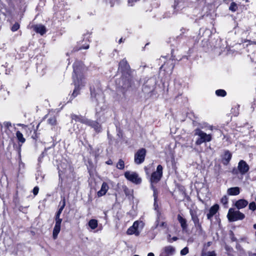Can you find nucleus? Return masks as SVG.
Returning a JSON list of instances; mask_svg holds the SVG:
<instances>
[{
    "mask_svg": "<svg viewBox=\"0 0 256 256\" xmlns=\"http://www.w3.org/2000/svg\"><path fill=\"white\" fill-rule=\"evenodd\" d=\"M73 69L74 74L72 75V78L75 88L72 96L74 98L78 94V91L81 87L84 86L86 83L83 76V72L85 68L82 62H76L73 64Z\"/></svg>",
    "mask_w": 256,
    "mask_h": 256,
    "instance_id": "obj_1",
    "label": "nucleus"
},
{
    "mask_svg": "<svg viewBox=\"0 0 256 256\" xmlns=\"http://www.w3.org/2000/svg\"><path fill=\"white\" fill-rule=\"evenodd\" d=\"M63 210L64 209L62 208L59 207L55 215L54 218L56 223L52 232V237L54 240L58 238V236L60 230L62 218H60V215L62 214Z\"/></svg>",
    "mask_w": 256,
    "mask_h": 256,
    "instance_id": "obj_2",
    "label": "nucleus"
},
{
    "mask_svg": "<svg viewBox=\"0 0 256 256\" xmlns=\"http://www.w3.org/2000/svg\"><path fill=\"white\" fill-rule=\"evenodd\" d=\"M63 210L64 209L62 208L59 207L55 215L54 218L56 223L52 232V237L54 240L58 238V236L60 230L62 218H60V215L62 214Z\"/></svg>",
    "mask_w": 256,
    "mask_h": 256,
    "instance_id": "obj_3",
    "label": "nucleus"
},
{
    "mask_svg": "<svg viewBox=\"0 0 256 256\" xmlns=\"http://www.w3.org/2000/svg\"><path fill=\"white\" fill-rule=\"evenodd\" d=\"M63 210L64 209L62 208L59 207L55 215L54 218L56 223L52 232V237L54 240L58 238V236L60 230L62 218H60V215L62 214Z\"/></svg>",
    "mask_w": 256,
    "mask_h": 256,
    "instance_id": "obj_4",
    "label": "nucleus"
},
{
    "mask_svg": "<svg viewBox=\"0 0 256 256\" xmlns=\"http://www.w3.org/2000/svg\"><path fill=\"white\" fill-rule=\"evenodd\" d=\"M245 217L246 216L244 214L240 212L238 210H236L233 208H230L227 214V218L230 222L243 220Z\"/></svg>",
    "mask_w": 256,
    "mask_h": 256,
    "instance_id": "obj_5",
    "label": "nucleus"
},
{
    "mask_svg": "<svg viewBox=\"0 0 256 256\" xmlns=\"http://www.w3.org/2000/svg\"><path fill=\"white\" fill-rule=\"evenodd\" d=\"M57 166L58 170L59 186L62 188L63 186V179L62 175L66 172L67 169H71L70 164L68 161H60Z\"/></svg>",
    "mask_w": 256,
    "mask_h": 256,
    "instance_id": "obj_6",
    "label": "nucleus"
},
{
    "mask_svg": "<svg viewBox=\"0 0 256 256\" xmlns=\"http://www.w3.org/2000/svg\"><path fill=\"white\" fill-rule=\"evenodd\" d=\"M194 134L198 136L196 142V144L200 145L204 142H209L212 140V135L207 134L200 128H196L194 130Z\"/></svg>",
    "mask_w": 256,
    "mask_h": 256,
    "instance_id": "obj_7",
    "label": "nucleus"
},
{
    "mask_svg": "<svg viewBox=\"0 0 256 256\" xmlns=\"http://www.w3.org/2000/svg\"><path fill=\"white\" fill-rule=\"evenodd\" d=\"M162 166L159 164L156 168V171L152 172L150 178V186H154L160 180L162 176Z\"/></svg>",
    "mask_w": 256,
    "mask_h": 256,
    "instance_id": "obj_8",
    "label": "nucleus"
},
{
    "mask_svg": "<svg viewBox=\"0 0 256 256\" xmlns=\"http://www.w3.org/2000/svg\"><path fill=\"white\" fill-rule=\"evenodd\" d=\"M190 214L191 216L194 227L199 233H202L203 231L202 222L200 221V218L197 214V212L195 210L192 209L190 210Z\"/></svg>",
    "mask_w": 256,
    "mask_h": 256,
    "instance_id": "obj_9",
    "label": "nucleus"
},
{
    "mask_svg": "<svg viewBox=\"0 0 256 256\" xmlns=\"http://www.w3.org/2000/svg\"><path fill=\"white\" fill-rule=\"evenodd\" d=\"M124 176L126 180L136 184H140L142 183V178L139 177L138 174L136 172L126 171L124 172Z\"/></svg>",
    "mask_w": 256,
    "mask_h": 256,
    "instance_id": "obj_10",
    "label": "nucleus"
},
{
    "mask_svg": "<svg viewBox=\"0 0 256 256\" xmlns=\"http://www.w3.org/2000/svg\"><path fill=\"white\" fill-rule=\"evenodd\" d=\"M249 169V166L246 163V161H240L238 164V169L234 168L232 173L238 174L239 172L241 174L244 175L248 171Z\"/></svg>",
    "mask_w": 256,
    "mask_h": 256,
    "instance_id": "obj_11",
    "label": "nucleus"
},
{
    "mask_svg": "<svg viewBox=\"0 0 256 256\" xmlns=\"http://www.w3.org/2000/svg\"><path fill=\"white\" fill-rule=\"evenodd\" d=\"M118 69L124 74H126L130 75V66L125 59H123L120 62Z\"/></svg>",
    "mask_w": 256,
    "mask_h": 256,
    "instance_id": "obj_12",
    "label": "nucleus"
},
{
    "mask_svg": "<svg viewBox=\"0 0 256 256\" xmlns=\"http://www.w3.org/2000/svg\"><path fill=\"white\" fill-rule=\"evenodd\" d=\"M219 209V205L217 204L212 206L209 210L208 212L206 214L207 219L212 220V217L218 212Z\"/></svg>",
    "mask_w": 256,
    "mask_h": 256,
    "instance_id": "obj_13",
    "label": "nucleus"
},
{
    "mask_svg": "<svg viewBox=\"0 0 256 256\" xmlns=\"http://www.w3.org/2000/svg\"><path fill=\"white\" fill-rule=\"evenodd\" d=\"M138 226L139 222L138 221L134 222L132 226L128 229L126 234L128 235L134 234L136 236H138L140 234V232L138 230Z\"/></svg>",
    "mask_w": 256,
    "mask_h": 256,
    "instance_id": "obj_14",
    "label": "nucleus"
},
{
    "mask_svg": "<svg viewBox=\"0 0 256 256\" xmlns=\"http://www.w3.org/2000/svg\"><path fill=\"white\" fill-rule=\"evenodd\" d=\"M54 154V148H48L45 149L44 151L42 154L40 158L50 159L52 158Z\"/></svg>",
    "mask_w": 256,
    "mask_h": 256,
    "instance_id": "obj_15",
    "label": "nucleus"
},
{
    "mask_svg": "<svg viewBox=\"0 0 256 256\" xmlns=\"http://www.w3.org/2000/svg\"><path fill=\"white\" fill-rule=\"evenodd\" d=\"M177 220L180 224L182 230L184 232L186 231L188 228L186 220L180 214H178Z\"/></svg>",
    "mask_w": 256,
    "mask_h": 256,
    "instance_id": "obj_16",
    "label": "nucleus"
},
{
    "mask_svg": "<svg viewBox=\"0 0 256 256\" xmlns=\"http://www.w3.org/2000/svg\"><path fill=\"white\" fill-rule=\"evenodd\" d=\"M248 204V202L246 200L240 199L236 202L234 206L239 210L246 208Z\"/></svg>",
    "mask_w": 256,
    "mask_h": 256,
    "instance_id": "obj_17",
    "label": "nucleus"
},
{
    "mask_svg": "<svg viewBox=\"0 0 256 256\" xmlns=\"http://www.w3.org/2000/svg\"><path fill=\"white\" fill-rule=\"evenodd\" d=\"M109 189V186L106 182H103L100 190L98 192L97 196L98 197H101L104 196Z\"/></svg>",
    "mask_w": 256,
    "mask_h": 256,
    "instance_id": "obj_18",
    "label": "nucleus"
},
{
    "mask_svg": "<svg viewBox=\"0 0 256 256\" xmlns=\"http://www.w3.org/2000/svg\"><path fill=\"white\" fill-rule=\"evenodd\" d=\"M146 154V150L144 148L139 150L134 156V160H144Z\"/></svg>",
    "mask_w": 256,
    "mask_h": 256,
    "instance_id": "obj_19",
    "label": "nucleus"
},
{
    "mask_svg": "<svg viewBox=\"0 0 256 256\" xmlns=\"http://www.w3.org/2000/svg\"><path fill=\"white\" fill-rule=\"evenodd\" d=\"M34 30L36 32L43 35L46 32V27L41 24H36L33 26Z\"/></svg>",
    "mask_w": 256,
    "mask_h": 256,
    "instance_id": "obj_20",
    "label": "nucleus"
},
{
    "mask_svg": "<svg viewBox=\"0 0 256 256\" xmlns=\"http://www.w3.org/2000/svg\"><path fill=\"white\" fill-rule=\"evenodd\" d=\"M72 120H74L76 122H80L81 123L86 124L88 122V118L81 116H78L74 114H72L70 116Z\"/></svg>",
    "mask_w": 256,
    "mask_h": 256,
    "instance_id": "obj_21",
    "label": "nucleus"
},
{
    "mask_svg": "<svg viewBox=\"0 0 256 256\" xmlns=\"http://www.w3.org/2000/svg\"><path fill=\"white\" fill-rule=\"evenodd\" d=\"M174 68V65L170 62H168L165 63L160 67V70L164 69V70H167L168 72H170V74L172 72V70Z\"/></svg>",
    "mask_w": 256,
    "mask_h": 256,
    "instance_id": "obj_22",
    "label": "nucleus"
},
{
    "mask_svg": "<svg viewBox=\"0 0 256 256\" xmlns=\"http://www.w3.org/2000/svg\"><path fill=\"white\" fill-rule=\"evenodd\" d=\"M122 188L126 196L128 198L133 197L134 190L132 189L129 188L126 185H122Z\"/></svg>",
    "mask_w": 256,
    "mask_h": 256,
    "instance_id": "obj_23",
    "label": "nucleus"
},
{
    "mask_svg": "<svg viewBox=\"0 0 256 256\" xmlns=\"http://www.w3.org/2000/svg\"><path fill=\"white\" fill-rule=\"evenodd\" d=\"M86 124L92 126L96 131H100V126L98 122L88 119V122H86Z\"/></svg>",
    "mask_w": 256,
    "mask_h": 256,
    "instance_id": "obj_24",
    "label": "nucleus"
},
{
    "mask_svg": "<svg viewBox=\"0 0 256 256\" xmlns=\"http://www.w3.org/2000/svg\"><path fill=\"white\" fill-rule=\"evenodd\" d=\"M227 193L230 196H237L240 193V188L239 187H232L228 188Z\"/></svg>",
    "mask_w": 256,
    "mask_h": 256,
    "instance_id": "obj_25",
    "label": "nucleus"
},
{
    "mask_svg": "<svg viewBox=\"0 0 256 256\" xmlns=\"http://www.w3.org/2000/svg\"><path fill=\"white\" fill-rule=\"evenodd\" d=\"M175 251L174 248L172 246H166L164 248V252H165L166 254L172 255Z\"/></svg>",
    "mask_w": 256,
    "mask_h": 256,
    "instance_id": "obj_26",
    "label": "nucleus"
},
{
    "mask_svg": "<svg viewBox=\"0 0 256 256\" xmlns=\"http://www.w3.org/2000/svg\"><path fill=\"white\" fill-rule=\"evenodd\" d=\"M12 202L16 206H17L20 204V198L18 197V190L16 191V192L13 196Z\"/></svg>",
    "mask_w": 256,
    "mask_h": 256,
    "instance_id": "obj_27",
    "label": "nucleus"
},
{
    "mask_svg": "<svg viewBox=\"0 0 256 256\" xmlns=\"http://www.w3.org/2000/svg\"><path fill=\"white\" fill-rule=\"evenodd\" d=\"M222 157V160H230L232 158V153L230 151L226 150L224 152Z\"/></svg>",
    "mask_w": 256,
    "mask_h": 256,
    "instance_id": "obj_28",
    "label": "nucleus"
},
{
    "mask_svg": "<svg viewBox=\"0 0 256 256\" xmlns=\"http://www.w3.org/2000/svg\"><path fill=\"white\" fill-rule=\"evenodd\" d=\"M88 226L92 229L94 230L98 227V220L96 219H92L88 222Z\"/></svg>",
    "mask_w": 256,
    "mask_h": 256,
    "instance_id": "obj_29",
    "label": "nucleus"
},
{
    "mask_svg": "<svg viewBox=\"0 0 256 256\" xmlns=\"http://www.w3.org/2000/svg\"><path fill=\"white\" fill-rule=\"evenodd\" d=\"M16 137L20 142L23 144L25 142L26 140L23 136V134L20 131L16 132Z\"/></svg>",
    "mask_w": 256,
    "mask_h": 256,
    "instance_id": "obj_30",
    "label": "nucleus"
},
{
    "mask_svg": "<svg viewBox=\"0 0 256 256\" xmlns=\"http://www.w3.org/2000/svg\"><path fill=\"white\" fill-rule=\"evenodd\" d=\"M150 188L153 191V196L154 200H158V192L156 186H150Z\"/></svg>",
    "mask_w": 256,
    "mask_h": 256,
    "instance_id": "obj_31",
    "label": "nucleus"
},
{
    "mask_svg": "<svg viewBox=\"0 0 256 256\" xmlns=\"http://www.w3.org/2000/svg\"><path fill=\"white\" fill-rule=\"evenodd\" d=\"M216 94L218 96H224L226 95V92L224 90H218L216 91Z\"/></svg>",
    "mask_w": 256,
    "mask_h": 256,
    "instance_id": "obj_32",
    "label": "nucleus"
},
{
    "mask_svg": "<svg viewBox=\"0 0 256 256\" xmlns=\"http://www.w3.org/2000/svg\"><path fill=\"white\" fill-rule=\"evenodd\" d=\"M66 200L65 196H62L61 197V200L59 204V207L62 208H64L66 206Z\"/></svg>",
    "mask_w": 256,
    "mask_h": 256,
    "instance_id": "obj_33",
    "label": "nucleus"
},
{
    "mask_svg": "<svg viewBox=\"0 0 256 256\" xmlns=\"http://www.w3.org/2000/svg\"><path fill=\"white\" fill-rule=\"evenodd\" d=\"M237 9H238V6H237V4H236V3H235L234 2H232L230 4V5L229 7V10L232 12H234Z\"/></svg>",
    "mask_w": 256,
    "mask_h": 256,
    "instance_id": "obj_34",
    "label": "nucleus"
},
{
    "mask_svg": "<svg viewBox=\"0 0 256 256\" xmlns=\"http://www.w3.org/2000/svg\"><path fill=\"white\" fill-rule=\"evenodd\" d=\"M48 123L52 126L56 125V118L54 116H52L48 120Z\"/></svg>",
    "mask_w": 256,
    "mask_h": 256,
    "instance_id": "obj_35",
    "label": "nucleus"
},
{
    "mask_svg": "<svg viewBox=\"0 0 256 256\" xmlns=\"http://www.w3.org/2000/svg\"><path fill=\"white\" fill-rule=\"evenodd\" d=\"M248 209L254 212L256 210V204L254 202H250L248 204Z\"/></svg>",
    "mask_w": 256,
    "mask_h": 256,
    "instance_id": "obj_36",
    "label": "nucleus"
},
{
    "mask_svg": "<svg viewBox=\"0 0 256 256\" xmlns=\"http://www.w3.org/2000/svg\"><path fill=\"white\" fill-rule=\"evenodd\" d=\"M85 42V44H82L80 46L78 50H82V49H88L89 48V44L88 43L87 40H83L82 42Z\"/></svg>",
    "mask_w": 256,
    "mask_h": 256,
    "instance_id": "obj_37",
    "label": "nucleus"
},
{
    "mask_svg": "<svg viewBox=\"0 0 256 256\" xmlns=\"http://www.w3.org/2000/svg\"><path fill=\"white\" fill-rule=\"evenodd\" d=\"M25 168V164L22 162V161H19L18 164V174H22L21 172L22 169H24Z\"/></svg>",
    "mask_w": 256,
    "mask_h": 256,
    "instance_id": "obj_38",
    "label": "nucleus"
},
{
    "mask_svg": "<svg viewBox=\"0 0 256 256\" xmlns=\"http://www.w3.org/2000/svg\"><path fill=\"white\" fill-rule=\"evenodd\" d=\"M124 161H118L116 164V168L120 170H123L124 168Z\"/></svg>",
    "mask_w": 256,
    "mask_h": 256,
    "instance_id": "obj_39",
    "label": "nucleus"
},
{
    "mask_svg": "<svg viewBox=\"0 0 256 256\" xmlns=\"http://www.w3.org/2000/svg\"><path fill=\"white\" fill-rule=\"evenodd\" d=\"M220 202L224 205H226L228 204V198L226 196H223L220 199Z\"/></svg>",
    "mask_w": 256,
    "mask_h": 256,
    "instance_id": "obj_40",
    "label": "nucleus"
},
{
    "mask_svg": "<svg viewBox=\"0 0 256 256\" xmlns=\"http://www.w3.org/2000/svg\"><path fill=\"white\" fill-rule=\"evenodd\" d=\"M20 28V24L18 22H16L11 28V30L12 32L16 31Z\"/></svg>",
    "mask_w": 256,
    "mask_h": 256,
    "instance_id": "obj_41",
    "label": "nucleus"
},
{
    "mask_svg": "<svg viewBox=\"0 0 256 256\" xmlns=\"http://www.w3.org/2000/svg\"><path fill=\"white\" fill-rule=\"evenodd\" d=\"M88 164H87L88 169V171H92L94 168V166L92 164V161H88Z\"/></svg>",
    "mask_w": 256,
    "mask_h": 256,
    "instance_id": "obj_42",
    "label": "nucleus"
},
{
    "mask_svg": "<svg viewBox=\"0 0 256 256\" xmlns=\"http://www.w3.org/2000/svg\"><path fill=\"white\" fill-rule=\"evenodd\" d=\"M17 126H22V128L26 130V132H28V130L31 132V130L30 128H28L27 126L25 124H18Z\"/></svg>",
    "mask_w": 256,
    "mask_h": 256,
    "instance_id": "obj_43",
    "label": "nucleus"
},
{
    "mask_svg": "<svg viewBox=\"0 0 256 256\" xmlns=\"http://www.w3.org/2000/svg\"><path fill=\"white\" fill-rule=\"evenodd\" d=\"M188 247H185L181 250L180 254L182 256L186 255L188 253Z\"/></svg>",
    "mask_w": 256,
    "mask_h": 256,
    "instance_id": "obj_44",
    "label": "nucleus"
},
{
    "mask_svg": "<svg viewBox=\"0 0 256 256\" xmlns=\"http://www.w3.org/2000/svg\"><path fill=\"white\" fill-rule=\"evenodd\" d=\"M202 128H206V130H213V126H212L208 125V124H204L203 126H202Z\"/></svg>",
    "mask_w": 256,
    "mask_h": 256,
    "instance_id": "obj_45",
    "label": "nucleus"
},
{
    "mask_svg": "<svg viewBox=\"0 0 256 256\" xmlns=\"http://www.w3.org/2000/svg\"><path fill=\"white\" fill-rule=\"evenodd\" d=\"M39 191V188L37 186L34 187V188L32 190V193L34 196H36L38 194Z\"/></svg>",
    "mask_w": 256,
    "mask_h": 256,
    "instance_id": "obj_46",
    "label": "nucleus"
},
{
    "mask_svg": "<svg viewBox=\"0 0 256 256\" xmlns=\"http://www.w3.org/2000/svg\"><path fill=\"white\" fill-rule=\"evenodd\" d=\"M158 200H154V209L156 210L158 208Z\"/></svg>",
    "mask_w": 256,
    "mask_h": 256,
    "instance_id": "obj_47",
    "label": "nucleus"
},
{
    "mask_svg": "<svg viewBox=\"0 0 256 256\" xmlns=\"http://www.w3.org/2000/svg\"><path fill=\"white\" fill-rule=\"evenodd\" d=\"M4 125L5 127L8 128L10 126H11L12 124L10 122H4Z\"/></svg>",
    "mask_w": 256,
    "mask_h": 256,
    "instance_id": "obj_48",
    "label": "nucleus"
},
{
    "mask_svg": "<svg viewBox=\"0 0 256 256\" xmlns=\"http://www.w3.org/2000/svg\"><path fill=\"white\" fill-rule=\"evenodd\" d=\"M134 2H135L134 1V0H128V4L130 6H132L133 4H134Z\"/></svg>",
    "mask_w": 256,
    "mask_h": 256,
    "instance_id": "obj_49",
    "label": "nucleus"
},
{
    "mask_svg": "<svg viewBox=\"0 0 256 256\" xmlns=\"http://www.w3.org/2000/svg\"><path fill=\"white\" fill-rule=\"evenodd\" d=\"M216 254L214 252H210L208 256H216Z\"/></svg>",
    "mask_w": 256,
    "mask_h": 256,
    "instance_id": "obj_50",
    "label": "nucleus"
},
{
    "mask_svg": "<svg viewBox=\"0 0 256 256\" xmlns=\"http://www.w3.org/2000/svg\"><path fill=\"white\" fill-rule=\"evenodd\" d=\"M130 86V84L129 83H127V84H124L122 86L124 88H127L128 87H129Z\"/></svg>",
    "mask_w": 256,
    "mask_h": 256,
    "instance_id": "obj_51",
    "label": "nucleus"
},
{
    "mask_svg": "<svg viewBox=\"0 0 256 256\" xmlns=\"http://www.w3.org/2000/svg\"><path fill=\"white\" fill-rule=\"evenodd\" d=\"M106 163L108 165H112L113 164V161H106Z\"/></svg>",
    "mask_w": 256,
    "mask_h": 256,
    "instance_id": "obj_52",
    "label": "nucleus"
},
{
    "mask_svg": "<svg viewBox=\"0 0 256 256\" xmlns=\"http://www.w3.org/2000/svg\"><path fill=\"white\" fill-rule=\"evenodd\" d=\"M178 239V238L176 236H174L172 238V241H176Z\"/></svg>",
    "mask_w": 256,
    "mask_h": 256,
    "instance_id": "obj_53",
    "label": "nucleus"
},
{
    "mask_svg": "<svg viewBox=\"0 0 256 256\" xmlns=\"http://www.w3.org/2000/svg\"><path fill=\"white\" fill-rule=\"evenodd\" d=\"M160 256H169L168 254H166L165 252L160 254Z\"/></svg>",
    "mask_w": 256,
    "mask_h": 256,
    "instance_id": "obj_54",
    "label": "nucleus"
},
{
    "mask_svg": "<svg viewBox=\"0 0 256 256\" xmlns=\"http://www.w3.org/2000/svg\"><path fill=\"white\" fill-rule=\"evenodd\" d=\"M146 87H147V86L146 84L144 85V86H143V90L145 92H147L146 91Z\"/></svg>",
    "mask_w": 256,
    "mask_h": 256,
    "instance_id": "obj_55",
    "label": "nucleus"
},
{
    "mask_svg": "<svg viewBox=\"0 0 256 256\" xmlns=\"http://www.w3.org/2000/svg\"><path fill=\"white\" fill-rule=\"evenodd\" d=\"M144 161H135L136 164H142Z\"/></svg>",
    "mask_w": 256,
    "mask_h": 256,
    "instance_id": "obj_56",
    "label": "nucleus"
},
{
    "mask_svg": "<svg viewBox=\"0 0 256 256\" xmlns=\"http://www.w3.org/2000/svg\"><path fill=\"white\" fill-rule=\"evenodd\" d=\"M148 256H154V254L152 252H150L148 254Z\"/></svg>",
    "mask_w": 256,
    "mask_h": 256,
    "instance_id": "obj_57",
    "label": "nucleus"
},
{
    "mask_svg": "<svg viewBox=\"0 0 256 256\" xmlns=\"http://www.w3.org/2000/svg\"><path fill=\"white\" fill-rule=\"evenodd\" d=\"M122 42H123V40H122V38H121L119 40L118 42H119V44H120V43H122Z\"/></svg>",
    "mask_w": 256,
    "mask_h": 256,
    "instance_id": "obj_58",
    "label": "nucleus"
},
{
    "mask_svg": "<svg viewBox=\"0 0 256 256\" xmlns=\"http://www.w3.org/2000/svg\"><path fill=\"white\" fill-rule=\"evenodd\" d=\"M225 162H224V164H227L228 162H229V160H228V161H224Z\"/></svg>",
    "mask_w": 256,
    "mask_h": 256,
    "instance_id": "obj_59",
    "label": "nucleus"
},
{
    "mask_svg": "<svg viewBox=\"0 0 256 256\" xmlns=\"http://www.w3.org/2000/svg\"><path fill=\"white\" fill-rule=\"evenodd\" d=\"M178 7V4H176H176H174V8H175V9H176V8Z\"/></svg>",
    "mask_w": 256,
    "mask_h": 256,
    "instance_id": "obj_60",
    "label": "nucleus"
},
{
    "mask_svg": "<svg viewBox=\"0 0 256 256\" xmlns=\"http://www.w3.org/2000/svg\"><path fill=\"white\" fill-rule=\"evenodd\" d=\"M254 256H256V253L254 254Z\"/></svg>",
    "mask_w": 256,
    "mask_h": 256,
    "instance_id": "obj_61",
    "label": "nucleus"
},
{
    "mask_svg": "<svg viewBox=\"0 0 256 256\" xmlns=\"http://www.w3.org/2000/svg\"><path fill=\"white\" fill-rule=\"evenodd\" d=\"M255 200H256V198H255Z\"/></svg>",
    "mask_w": 256,
    "mask_h": 256,
    "instance_id": "obj_62",
    "label": "nucleus"
}]
</instances>
